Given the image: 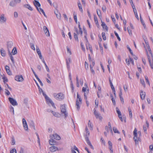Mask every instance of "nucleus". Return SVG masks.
<instances>
[{
    "mask_svg": "<svg viewBox=\"0 0 153 153\" xmlns=\"http://www.w3.org/2000/svg\"><path fill=\"white\" fill-rule=\"evenodd\" d=\"M9 53V55H10V59L12 61V63H13V64H14V63H15V62H14V59H13V57L12 56L11 54V53Z\"/></svg>",
    "mask_w": 153,
    "mask_h": 153,
    "instance_id": "obj_37",
    "label": "nucleus"
},
{
    "mask_svg": "<svg viewBox=\"0 0 153 153\" xmlns=\"http://www.w3.org/2000/svg\"><path fill=\"white\" fill-rule=\"evenodd\" d=\"M0 52L1 55L2 56H5L6 55V53L5 51L3 49L1 48L0 50Z\"/></svg>",
    "mask_w": 153,
    "mask_h": 153,
    "instance_id": "obj_26",
    "label": "nucleus"
},
{
    "mask_svg": "<svg viewBox=\"0 0 153 153\" xmlns=\"http://www.w3.org/2000/svg\"><path fill=\"white\" fill-rule=\"evenodd\" d=\"M102 9L103 12H105L106 10V6L105 5H103L102 7Z\"/></svg>",
    "mask_w": 153,
    "mask_h": 153,
    "instance_id": "obj_64",
    "label": "nucleus"
},
{
    "mask_svg": "<svg viewBox=\"0 0 153 153\" xmlns=\"http://www.w3.org/2000/svg\"><path fill=\"white\" fill-rule=\"evenodd\" d=\"M145 78L146 83H147L149 85H150L149 82L148 80V78L147 76H145Z\"/></svg>",
    "mask_w": 153,
    "mask_h": 153,
    "instance_id": "obj_51",
    "label": "nucleus"
},
{
    "mask_svg": "<svg viewBox=\"0 0 153 153\" xmlns=\"http://www.w3.org/2000/svg\"><path fill=\"white\" fill-rule=\"evenodd\" d=\"M15 143V141L14 138H13L12 140V143L11 144L12 145H14Z\"/></svg>",
    "mask_w": 153,
    "mask_h": 153,
    "instance_id": "obj_60",
    "label": "nucleus"
},
{
    "mask_svg": "<svg viewBox=\"0 0 153 153\" xmlns=\"http://www.w3.org/2000/svg\"><path fill=\"white\" fill-rule=\"evenodd\" d=\"M93 111H94V114L96 118L97 119H99L100 120H101L102 119V117L101 116L100 114L97 111L95 108L94 109Z\"/></svg>",
    "mask_w": 153,
    "mask_h": 153,
    "instance_id": "obj_7",
    "label": "nucleus"
},
{
    "mask_svg": "<svg viewBox=\"0 0 153 153\" xmlns=\"http://www.w3.org/2000/svg\"><path fill=\"white\" fill-rule=\"evenodd\" d=\"M10 153H16V151L15 149H13L10 151Z\"/></svg>",
    "mask_w": 153,
    "mask_h": 153,
    "instance_id": "obj_55",
    "label": "nucleus"
},
{
    "mask_svg": "<svg viewBox=\"0 0 153 153\" xmlns=\"http://www.w3.org/2000/svg\"><path fill=\"white\" fill-rule=\"evenodd\" d=\"M116 111L118 116H119V115H121V113L117 107L116 108Z\"/></svg>",
    "mask_w": 153,
    "mask_h": 153,
    "instance_id": "obj_40",
    "label": "nucleus"
},
{
    "mask_svg": "<svg viewBox=\"0 0 153 153\" xmlns=\"http://www.w3.org/2000/svg\"><path fill=\"white\" fill-rule=\"evenodd\" d=\"M102 35L103 38V39L104 40H105L106 39V37L105 36V33L102 32Z\"/></svg>",
    "mask_w": 153,
    "mask_h": 153,
    "instance_id": "obj_54",
    "label": "nucleus"
},
{
    "mask_svg": "<svg viewBox=\"0 0 153 153\" xmlns=\"http://www.w3.org/2000/svg\"><path fill=\"white\" fill-rule=\"evenodd\" d=\"M74 31L75 33L77 34H80V33L79 32V29L78 30L77 28L76 27H74Z\"/></svg>",
    "mask_w": 153,
    "mask_h": 153,
    "instance_id": "obj_45",
    "label": "nucleus"
},
{
    "mask_svg": "<svg viewBox=\"0 0 153 153\" xmlns=\"http://www.w3.org/2000/svg\"><path fill=\"white\" fill-rule=\"evenodd\" d=\"M15 80L18 82H22L24 79L22 75H17L15 78Z\"/></svg>",
    "mask_w": 153,
    "mask_h": 153,
    "instance_id": "obj_13",
    "label": "nucleus"
},
{
    "mask_svg": "<svg viewBox=\"0 0 153 153\" xmlns=\"http://www.w3.org/2000/svg\"><path fill=\"white\" fill-rule=\"evenodd\" d=\"M2 79H3L4 82L5 84L6 82H8V79L6 77H2Z\"/></svg>",
    "mask_w": 153,
    "mask_h": 153,
    "instance_id": "obj_52",
    "label": "nucleus"
},
{
    "mask_svg": "<svg viewBox=\"0 0 153 153\" xmlns=\"http://www.w3.org/2000/svg\"><path fill=\"white\" fill-rule=\"evenodd\" d=\"M5 94L7 95H9L10 94V92L9 91L6 89H5Z\"/></svg>",
    "mask_w": 153,
    "mask_h": 153,
    "instance_id": "obj_57",
    "label": "nucleus"
},
{
    "mask_svg": "<svg viewBox=\"0 0 153 153\" xmlns=\"http://www.w3.org/2000/svg\"><path fill=\"white\" fill-rule=\"evenodd\" d=\"M113 130L114 133H117L118 134L120 133V132H119V131L116 128H115V127L113 128Z\"/></svg>",
    "mask_w": 153,
    "mask_h": 153,
    "instance_id": "obj_48",
    "label": "nucleus"
},
{
    "mask_svg": "<svg viewBox=\"0 0 153 153\" xmlns=\"http://www.w3.org/2000/svg\"><path fill=\"white\" fill-rule=\"evenodd\" d=\"M78 6L80 11L81 12H82L83 10L82 9V5L80 2L78 3Z\"/></svg>",
    "mask_w": 153,
    "mask_h": 153,
    "instance_id": "obj_32",
    "label": "nucleus"
},
{
    "mask_svg": "<svg viewBox=\"0 0 153 153\" xmlns=\"http://www.w3.org/2000/svg\"><path fill=\"white\" fill-rule=\"evenodd\" d=\"M140 82L143 85L144 87H145V84L144 81V80L142 79H140Z\"/></svg>",
    "mask_w": 153,
    "mask_h": 153,
    "instance_id": "obj_42",
    "label": "nucleus"
},
{
    "mask_svg": "<svg viewBox=\"0 0 153 153\" xmlns=\"http://www.w3.org/2000/svg\"><path fill=\"white\" fill-rule=\"evenodd\" d=\"M133 134L134 137H137V130L136 128H135L134 129V132H133Z\"/></svg>",
    "mask_w": 153,
    "mask_h": 153,
    "instance_id": "obj_33",
    "label": "nucleus"
},
{
    "mask_svg": "<svg viewBox=\"0 0 153 153\" xmlns=\"http://www.w3.org/2000/svg\"><path fill=\"white\" fill-rule=\"evenodd\" d=\"M43 29L46 35L47 36H49L50 34L47 27L45 26H44L43 27Z\"/></svg>",
    "mask_w": 153,
    "mask_h": 153,
    "instance_id": "obj_16",
    "label": "nucleus"
},
{
    "mask_svg": "<svg viewBox=\"0 0 153 153\" xmlns=\"http://www.w3.org/2000/svg\"><path fill=\"white\" fill-rule=\"evenodd\" d=\"M144 41L146 45V46L148 50V51L149 52V54L152 57V54L151 49L150 48L148 42L146 39H144Z\"/></svg>",
    "mask_w": 153,
    "mask_h": 153,
    "instance_id": "obj_8",
    "label": "nucleus"
},
{
    "mask_svg": "<svg viewBox=\"0 0 153 153\" xmlns=\"http://www.w3.org/2000/svg\"><path fill=\"white\" fill-rule=\"evenodd\" d=\"M48 111L51 112L53 115L55 117H59L60 116V114L59 113L55 112L51 110Z\"/></svg>",
    "mask_w": 153,
    "mask_h": 153,
    "instance_id": "obj_21",
    "label": "nucleus"
},
{
    "mask_svg": "<svg viewBox=\"0 0 153 153\" xmlns=\"http://www.w3.org/2000/svg\"><path fill=\"white\" fill-rule=\"evenodd\" d=\"M57 13H56V12H55V14L57 18L58 19H61V14L59 13L57 11Z\"/></svg>",
    "mask_w": 153,
    "mask_h": 153,
    "instance_id": "obj_28",
    "label": "nucleus"
},
{
    "mask_svg": "<svg viewBox=\"0 0 153 153\" xmlns=\"http://www.w3.org/2000/svg\"><path fill=\"white\" fill-rule=\"evenodd\" d=\"M30 45L31 49L33 50H35V49L34 44H33L31 43L30 44Z\"/></svg>",
    "mask_w": 153,
    "mask_h": 153,
    "instance_id": "obj_56",
    "label": "nucleus"
},
{
    "mask_svg": "<svg viewBox=\"0 0 153 153\" xmlns=\"http://www.w3.org/2000/svg\"><path fill=\"white\" fill-rule=\"evenodd\" d=\"M76 85H77V86L78 87H79V80H78V78L77 76L76 77Z\"/></svg>",
    "mask_w": 153,
    "mask_h": 153,
    "instance_id": "obj_58",
    "label": "nucleus"
},
{
    "mask_svg": "<svg viewBox=\"0 0 153 153\" xmlns=\"http://www.w3.org/2000/svg\"><path fill=\"white\" fill-rule=\"evenodd\" d=\"M77 99L76 101V106L77 110L79 111L82 103V100L78 93H77Z\"/></svg>",
    "mask_w": 153,
    "mask_h": 153,
    "instance_id": "obj_2",
    "label": "nucleus"
},
{
    "mask_svg": "<svg viewBox=\"0 0 153 153\" xmlns=\"http://www.w3.org/2000/svg\"><path fill=\"white\" fill-rule=\"evenodd\" d=\"M53 96L55 99L59 100H62L64 98L63 94L61 93L58 94L54 93L53 94Z\"/></svg>",
    "mask_w": 153,
    "mask_h": 153,
    "instance_id": "obj_3",
    "label": "nucleus"
},
{
    "mask_svg": "<svg viewBox=\"0 0 153 153\" xmlns=\"http://www.w3.org/2000/svg\"><path fill=\"white\" fill-rule=\"evenodd\" d=\"M14 17L16 18H17L18 17V14L17 12H14Z\"/></svg>",
    "mask_w": 153,
    "mask_h": 153,
    "instance_id": "obj_62",
    "label": "nucleus"
},
{
    "mask_svg": "<svg viewBox=\"0 0 153 153\" xmlns=\"http://www.w3.org/2000/svg\"><path fill=\"white\" fill-rule=\"evenodd\" d=\"M146 55L147 56L148 59L150 63V65L152 69H153V56L152 58L151 55L150 56L149 55L147 50H146Z\"/></svg>",
    "mask_w": 153,
    "mask_h": 153,
    "instance_id": "obj_4",
    "label": "nucleus"
},
{
    "mask_svg": "<svg viewBox=\"0 0 153 153\" xmlns=\"http://www.w3.org/2000/svg\"><path fill=\"white\" fill-rule=\"evenodd\" d=\"M8 99L10 103L13 106L16 105H18L17 102L13 98L9 97Z\"/></svg>",
    "mask_w": 153,
    "mask_h": 153,
    "instance_id": "obj_12",
    "label": "nucleus"
},
{
    "mask_svg": "<svg viewBox=\"0 0 153 153\" xmlns=\"http://www.w3.org/2000/svg\"><path fill=\"white\" fill-rule=\"evenodd\" d=\"M101 25L102 26L103 28L105 29L106 30H108V27L104 22H102Z\"/></svg>",
    "mask_w": 153,
    "mask_h": 153,
    "instance_id": "obj_27",
    "label": "nucleus"
},
{
    "mask_svg": "<svg viewBox=\"0 0 153 153\" xmlns=\"http://www.w3.org/2000/svg\"><path fill=\"white\" fill-rule=\"evenodd\" d=\"M88 126L89 127L90 129L92 130V126L91 125V122L90 120H89L88 122Z\"/></svg>",
    "mask_w": 153,
    "mask_h": 153,
    "instance_id": "obj_36",
    "label": "nucleus"
},
{
    "mask_svg": "<svg viewBox=\"0 0 153 153\" xmlns=\"http://www.w3.org/2000/svg\"><path fill=\"white\" fill-rule=\"evenodd\" d=\"M79 28V32L80 33V34L81 36L82 35V28L80 27V25H78Z\"/></svg>",
    "mask_w": 153,
    "mask_h": 153,
    "instance_id": "obj_43",
    "label": "nucleus"
},
{
    "mask_svg": "<svg viewBox=\"0 0 153 153\" xmlns=\"http://www.w3.org/2000/svg\"><path fill=\"white\" fill-rule=\"evenodd\" d=\"M127 30L128 31V33L130 35H132V31L131 30L129 29L128 28H127Z\"/></svg>",
    "mask_w": 153,
    "mask_h": 153,
    "instance_id": "obj_63",
    "label": "nucleus"
},
{
    "mask_svg": "<svg viewBox=\"0 0 153 153\" xmlns=\"http://www.w3.org/2000/svg\"><path fill=\"white\" fill-rule=\"evenodd\" d=\"M71 59L69 58L68 59L66 60L67 67L68 70H70V64L71 62Z\"/></svg>",
    "mask_w": 153,
    "mask_h": 153,
    "instance_id": "obj_23",
    "label": "nucleus"
},
{
    "mask_svg": "<svg viewBox=\"0 0 153 153\" xmlns=\"http://www.w3.org/2000/svg\"><path fill=\"white\" fill-rule=\"evenodd\" d=\"M39 91L40 93L42 92L43 95L44 96L45 99L48 102H49L51 104L52 106L54 108H56V107L54 105V104L52 100L50 99L45 94L43 91L42 89L41 88L39 89Z\"/></svg>",
    "mask_w": 153,
    "mask_h": 153,
    "instance_id": "obj_1",
    "label": "nucleus"
},
{
    "mask_svg": "<svg viewBox=\"0 0 153 153\" xmlns=\"http://www.w3.org/2000/svg\"><path fill=\"white\" fill-rule=\"evenodd\" d=\"M49 144L50 145L53 146L55 145L56 141L54 140L53 138H51L49 141Z\"/></svg>",
    "mask_w": 153,
    "mask_h": 153,
    "instance_id": "obj_22",
    "label": "nucleus"
},
{
    "mask_svg": "<svg viewBox=\"0 0 153 153\" xmlns=\"http://www.w3.org/2000/svg\"><path fill=\"white\" fill-rule=\"evenodd\" d=\"M99 45L100 46V49L101 50V52L102 53L103 52V48L101 46V45L100 43H99Z\"/></svg>",
    "mask_w": 153,
    "mask_h": 153,
    "instance_id": "obj_61",
    "label": "nucleus"
},
{
    "mask_svg": "<svg viewBox=\"0 0 153 153\" xmlns=\"http://www.w3.org/2000/svg\"><path fill=\"white\" fill-rule=\"evenodd\" d=\"M108 149H112V143L110 141H109L108 142Z\"/></svg>",
    "mask_w": 153,
    "mask_h": 153,
    "instance_id": "obj_35",
    "label": "nucleus"
},
{
    "mask_svg": "<svg viewBox=\"0 0 153 153\" xmlns=\"http://www.w3.org/2000/svg\"><path fill=\"white\" fill-rule=\"evenodd\" d=\"M60 109L61 112L64 114L65 117H66L68 115V113L66 112L65 107L64 105H62L60 106Z\"/></svg>",
    "mask_w": 153,
    "mask_h": 153,
    "instance_id": "obj_5",
    "label": "nucleus"
},
{
    "mask_svg": "<svg viewBox=\"0 0 153 153\" xmlns=\"http://www.w3.org/2000/svg\"><path fill=\"white\" fill-rule=\"evenodd\" d=\"M5 68L7 73L9 75H11L12 74L11 72L10 71V67L9 66H5Z\"/></svg>",
    "mask_w": 153,
    "mask_h": 153,
    "instance_id": "obj_19",
    "label": "nucleus"
},
{
    "mask_svg": "<svg viewBox=\"0 0 153 153\" xmlns=\"http://www.w3.org/2000/svg\"><path fill=\"white\" fill-rule=\"evenodd\" d=\"M74 36L75 39L77 42L79 41L78 38L77 36V34H76L75 33H74Z\"/></svg>",
    "mask_w": 153,
    "mask_h": 153,
    "instance_id": "obj_41",
    "label": "nucleus"
},
{
    "mask_svg": "<svg viewBox=\"0 0 153 153\" xmlns=\"http://www.w3.org/2000/svg\"><path fill=\"white\" fill-rule=\"evenodd\" d=\"M122 95H123V93H122V90L121 87H120V92H119V97H122Z\"/></svg>",
    "mask_w": 153,
    "mask_h": 153,
    "instance_id": "obj_49",
    "label": "nucleus"
},
{
    "mask_svg": "<svg viewBox=\"0 0 153 153\" xmlns=\"http://www.w3.org/2000/svg\"><path fill=\"white\" fill-rule=\"evenodd\" d=\"M74 19L75 21L76 22H77V16H76V14H75V13H74Z\"/></svg>",
    "mask_w": 153,
    "mask_h": 153,
    "instance_id": "obj_53",
    "label": "nucleus"
},
{
    "mask_svg": "<svg viewBox=\"0 0 153 153\" xmlns=\"http://www.w3.org/2000/svg\"><path fill=\"white\" fill-rule=\"evenodd\" d=\"M123 89L125 92H126L128 90V86L126 85L123 86Z\"/></svg>",
    "mask_w": 153,
    "mask_h": 153,
    "instance_id": "obj_59",
    "label": "nucleus"
},
{
    "mask_svg": "<svg viewBox=\"0 0 153 153\" xmlns=\"http://www.w3.org/2000/svg\"><path fill=\"white\" fill-rule=\"evenodd\" d=\"M87 44H86V49L87 50H89L90 51L91 53H92V48L91 45H88V46L87 45Z\"/></svg>",
    "mask_w": 153,
    "mask_h": 153,
    "instance_id": "obj_31",
    "label": "nucleus"
},
{
    "mask_svg": "<svg viewBox=\"0 0 153 153\" xmlns=\"http://www.w3.org/2000/svg\"><path fill=\"white\" fill-rule=\"evenodd\" d=\"M82 91L88 94L89 92V88L88 86L87 83H85V87H83L82 88Z\"/></svg>",
    "mask_w": 153,
    "mask_h": 153,
    "instance_id": "obj_11",
    "label": "nucleus"
},
{
    "mask_svg": "<svg viewBox=\"0 0 153 153\" xmlns=\"http://www.w3.org/2000/svg\"><path fill=\"white\" fill-rule=\"evenodd\" d=\"M34 5L36 6V9H37V10L39 12H40V11L39 10V8L38 7H40L41 6L40 4L36 0H35L34 1Z\"/></svg>",
    "mask_w": 153,
    "mask_h": 153,
    "instance_id": "obj_17",
    "label": "nucleus"
},
{
    "mask_svg": "<svg viewBox=\"0 0 153 153\" xmlns=\"http://www.w3.org/2000/svg\"><path fill=\"white\" fill-rule=\"evenodd\" d=\"M114 34H115V35L117 36V39H118V40L119 41H120V37H119V36L118 33L116 31H114Z\"/></svg>",
    "mask_w": 153,
    "mask_h": 153,
    "instance_id": "obj_47",
    "label": "nucleus"
},
{
    "mask_svg": "<svg viewBox=\"0 0 153 153\" xmlns=\"http://www.w3.org/2000/svg\"><path fill=\"white\" fill-rule=\"evenodd\" d=\"M25 6L26 8H28V9H29L30 10H33V9L32 8V7H31V6L30 5H29L28 4H27L26 6Z\"/></svg>",
    "mask_w": 153,
    "mask_h": 153,
    "instance_id": "obj_44",
    "label": "nucleus"
},
{
    "mask_svg": "<svg viewBox=\"0 0 153 153\" xmlns=\"http://www.w3.org/2000/svg\"><path fill=\"white\" fill-rule=\"evenodd\" d=\"M36 52H37V53L38 54L39 56V58L41 59H42V56L41 55V52L40 51V50L38 47H36Z\"/></svg>",
    "mask_w": 153,
    "mask_h": 153,
    "instance_id": "obj_24",
    "label": "nucleus"
},
{
    "mask_svg": "<svg viewBox=\"0 0 153 153\" xmlns=\"http://www.w3.org/2000/svg\"><path fill=\"white\" fill-rule=\"evenodd\" d=\"M140 95L141 99L143 100L145 99V92L141 90L140 92Z\"/></svg>",
    "mask_w": 153,
    "mask_h": 153,
    "instance_id": "obj_20",
    "label": "nucleus"
},
{
    "mask_svg": "<svg viewBox=\"0 0 153 153\" xmlns=\"http://www.w3.org/2000/svg\"><path fill=\"white\" fill-rule=\"evenodd\" d=\"M109 82H110V86H111V88L112 90H114V88L112 84V83L111 82V80L110 78H109Z\"/></svg>",
    "mask_w": 153,
    "mask_h": 153,
    "instance_id": "obj_39",
    "label": "nucleus"
},
{
    "mask_svg": "<svg viewBox=\"0 0 153 153\" xmlns=\"http://www.w3.org/2000/svg\"><path fill=\"white\" fill-rule=\"evenodd\" d=\"M13 45V43L12 42H9L7 43V46L9 53H10V49L11 48Z\"/></svg>",
    "mask_w": 153,
    "mask_h": 153,
    "instance_id": "obj_14",
    "label": "nucleus"
},
{
    "mask_svg": "<svg viewBox=\"0 0 153 153\" xmlns=\"http://www.w3.org/2000/svg\"><path fill=\"white\" fill-rule=\"evenodd\" d=\"M17 51L16 48L14 47L13 48V49L12 51V54L13 55H14L16 54L17 53Z\"/></svg>",
    "mask_w": 153,
    "mask_h": 153,
    "instance_id": "obj_29",
    "label": "nucleus"
},
{
    "mask_svg": "<svg viewBox=\"0 0 153 153\" xmlns=\"http://www.w3.org/2000/svg\"><path fill=\"white\" fill-rule=\"evenodd\" d=\"M133 139L135 141V144L136 145L138 143V139L139 138H138L137 137H134L133 138Z\"/></svg>",
    "mask_w": 153,
    "mask_h": 153,
    "instance_id": "obj_30",
    "label": "nucleus"
},
{
    "mask_svg": "<svg viewBox=\"0 0 153 153\" xmlns=\"http://www.w3.org/2000/svg\"><path fill=\"white\" fill-rule=\"evenodd\" d=\"M16 4L14 0H13L10 2L9 5L11 7H14L16 5Z\"/></svg>",
    "mask_w": 153,
    "mask_h": 153,
    "instance_id": "obj_25",
    "label": "nucleus"
},
{
    "mask_svg": "<svg viewBox=\"0 0 153 153\" xmlns=\"http://www.w3.org/2000/svg\"><path fill=\"white\" fill-rule=\"evenodd\" d=\"M22 124L25 130L26 131L28 130V127L27 123L25 118L22 119Z\"/></svg>",
    "mask_w": 153,
    "mask_h": 153,
    "instance_id": "obj_9",
    "label": "nucleus"
},
{
    "mask_svg": "<svg viewBox=\"0 0 153 153\" xmlns=\"http://www.w3.org/2000/svg\"><path fill=\"white\" fill-rule=\"evenodd\" d=\"M85 140L87 143L88 144V145H89L90 147L92 149H94V147L92 145L91 143L90 142V141H89V138L88 137H85Z\"/></svg>",
    "mask_w": 153,
    "mask_h": 153,
    "instance_id": "obj_18",
    "label": "nucleus"
},
{
    "mask_svg": "<svg viewBox=\"0 0 153 153\" xmlns=\"http://www.w3.org/2000/svg\"><path fill=\"white\" fill-rule=\"evenodd\" d=\"M50 151L52 152H55L57 151H59L58 148L56 146H53L50 147L49 148Z\"/></svg>",
    "mask_w": 153,
    "mask_h": 153,
    "instance_id": "obj_15",
    "label": "nucleus"
},
{
    "mask_svg": "<svg viewBox=\"0 0 153 153\" xmlns=\"http://www.w3.org/2000/svg\"><path fill=\"white\" fill-rule=\"evenodd\" d=\"M94 22H95V23H96V24L97 25H98V20H97V17L96 16H94Z\"/></svg>",
    "mask_w": 153,
    "mask_h": 153,
    "instance_id": "obj_38",
    "label": "nucleus"
},
{
    "mask_svg": "<svg viewBox=\"0 0 153 153\" xmlns=\"http://www.w3.org/2000/svg\"><path fill=\"white\" fill-rule=\"evenodd\" d=\"M90 68L91 69V72L93 74H94L95 73V72L93 69V66H92V65H90Z\"/></svg>",
    "mask_w": 153,
    "mask_h": 153,
    "instance_id": "obj_50",
    "label": "nucleus"
},
{
    "mask_svg": "<svg viewBox=\"0 0 153 153\" xmlns=\"http://www.w3.org/2000/svg\"><path fill=\"white\" fill-rule=\"evenodd\" d=\"M50 137L51 138H53L57 140H59L60 139V137L56 134H51L50 135Z\"/></svg>",
    "mask_w": 153,
    "mask_h": 153,
    "instance_id": "obj_10",
    "label": "nucleus"
},
{
    "mask_svg": "<svg viewBox=\"0 0 153 153\" xmlns=\"http://www.w3.org/2000/svg\"><path fill=\"white\" fill-rule=\"evenodd\" d=\"M97 13L99 16L100 18L102 17V15L100 10L97 9Z\"/></svg>",
    "mask_w": 153,
    "mask_h": 153,
    "instance_id": "obj_34",
    "label": "nucleus"
},
{
    "mask_svg": "<svg viewBox=\"0 0 153 153\" xmlns=\"http://www.w3.org/2000/svg\"><path fill=\"white\" fill-rule=\"evenodd\" d=\"M7 19L4 14H2L0 16V23L1 24L5 23Z\"/></svg>",
    "mask_w": 153,
    "mask_h": 153,
    "instance_id": "obj_6",
    "label": "nucleus"
},
{
    "mask_svg": "<svg viewBox=\"0 0 153 153\" xmlns=\"http://www.w3.org/2000/svg\"><path fill=\"white\" fill-rule=\"evenodd\" d=\"M108 127L109 128V130L111 132V133H112V131L111 128V124L110 122H109L108 123Z\"/></svg>",
    "mask_w": 153,
    "mask_h": 153,
    "instance_id": "obj_46",
    "label": "nucleus"
}]
</instances>
